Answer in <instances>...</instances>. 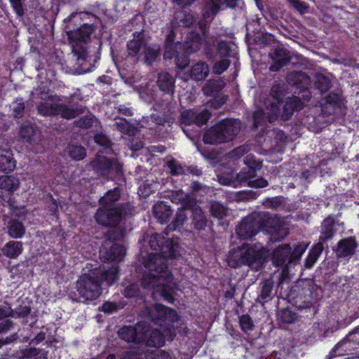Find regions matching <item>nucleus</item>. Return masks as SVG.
<instances>
[{"label":"nucleus","mask_w":359,"mask_h":359,"mask_svg":"<svg viewBox=\"0 0 359 359\" xmlns=\"http://www.w3.org/2000/svg\"><path fill=\"white\" fill-rule=\"evenodd\" d=\"M149 245L159 252L150 253L144 258L143 264L146 270L142 278V285L146 289H154L153 294L158 293L170 303L174 302V290L176 283L167 265V258L179 256L180 248L173 239H166L160 234H152Z\"/></svg>","instance_id":"1"},{"label":"nucleus","mask_w":359,"mask_h":359,"mask_svg":"<svg viewBox=\"0 0 359 359\" xmlns=\"http://www.w3.org/2000/svg\"><path fill=\"white\" fill-rule=\"evenodd\" d=\"M121 197L118 187L108 191L99 202L101 207L97 209L95 218L102 226L126 224V219L134 214V207L129 203L114 205Z\"/></svg>","instance_id":"2"},{"label":"nucleus","mask_w":359,"mask_h":359,"mask_svg":"<svg viewBox=\"0 0 359 359\" xmlns=\"http://www.w3.org/2000/svg\"><path fill=\"white\" fill-rule=\"evenodd\" d=\"M118 267L98 269L81 275L76 282V290L81 302L93 301L102 292V285H112L118 279Z\"/></svg>","instance_id":"3"},{"label":"nucleus","mask_w":359,"mask_h":359,"mask_svg":"<svg viewBox=\"0 0 359 359\" xmlns=\"http://www.w3.org/2000/svg\"><path fill=\"white\" fill-rule=\"evenodd\" d=\"M269 255V250L262 243H244L229 252L228 265L231 268L248 266L252 271H259L264 267Z\"/></svg>","instance_id":"4"},{"label":"nucleus","mask_w":359,"mask_h":359,"mask_svg":"<svg viewBox=\"0 0 359 359\" xmlns=\"http://www.w3.org/2000/svg\"><path fill=\"white\" fill-rule=\"evenodd\" d=\"M110 229L104 233V241L100 250V257L103 262H118L123 260L126 255V249L116 241L122 240L126 233L130 225H111Z\"/></svg>","instance_id":"5"},{"label":"nucleus","mask_w":359,"mask_h":359,"mask_svg":"<svg viewBox=\"0 0 359 359\" xmlns=\"http://www.w3.org/2000/svg\"><path fill=\"white\" fill-rule=\"evenodd\" d=\"M243 125L237 118H225L208 128L204 133L205 144L219 145L233 141L240 133Z\"/></svg>","instance_id":"6"},{"label":"nucleus","mask_w":359,"mask_h":359,"mask_svg":"<svg viewBox=\"0 0 359 359\" xmlns=\"http://www.w3.org/2000/svg\"><path fill=\"white\" fill-rule=\"evenodd\" d=\"M142 315L145 318L144 321L147 322L150 326L153 323L159 327H165L168 332H170L172 323L179 320V316L175 310L161 304L145 306Z\"/></svg>","instance_id":"7"},{"label":"nucleus","mask_w":359,"mask_h":359,"mask_svg":"<svg viewBox=\"0 0 359 359\" xmlns=\"http://www.w3.org/2000/svg\"><path fill=\"white\" fill-rule=\"evenodd\" d=\"M39 114L43 116H56L67 120L74 119L82 114L85 108L79 104L48 103L41 102L36 106Z\"/></svg>","instance_id":"8"},{"label":"nucleus","mask_w":359,"mask_h":359,"mask_svg":"<svg viewBox=\"0 0 359 359\" xmlns=\"http://www.w3.org/2000/svg\"><path fill=\"white\" fill-rule=\"evenodd\" d=\"M288 301L299 309L309 308L313 300L312 283L300 281L290 288L287 294Z\"/></svg>","instance_id":"9"},{"label":"nucleus","mask_w":359,"mask_h":359,"mask_svg":"<svg viewBox=\"0 0 359 359\" xmlns=\"http://www.w3.org/2000/svg\"><path fill=\"white\" fill-rule=\"evenodd\" d=\"M266 217L265 213H253L242 219L236 226L237 236L243 240L252 238L261 229L267 227L264 222Z\"/></svg>","instance_id":"10"},{"label":"nucleus","mask_w":359,"mask_h":359,"mask_svg":"<svg viewBox=\"0 0 359 359\" xmlns=\"http://www.w3.org/2000/svg\"><path fill=\"white\" fill-rule=\"evenodd\" d=\"M211 115V113L207 109L202 110L197 109L185 110L180 115V126L186 135L193 140L196 137V134L192 130L187 129V127L192 125L200 127L202 125L206 124Z\"/></svg>","instance_id":"11"},{"label":"nucleus","mask_w":359,"mask_h":359,"mask_svg":"<svg viewBox=\"0 0 359 359\" xmlns=\"http://www.w3.org/2000/svg\"><path fill=\"white\" fill-rule=\"evenodd\" d=\"M95 30L96 27L94 25L84 23L76 29L67 32L72 51L82 52L83 48H87V44L90 42L91 36Z\"/></svg>","instance_id":"12"},{"label":"nucleus","mask_w":359,"mask_h":359,"mask_svg":"<svg viewBox=\"0 0 359 359\" xmlns=\"http://www.w3.org/2000/svg\"><path fill=\"white\" fill-rule=\"evenodd\" d=\"M93 169L100 176L111 178L121 172L122 165L116 158L97 154L90 162Z\"/></svg>","instance_id":"13"},{"label":"nucleus","mask_w":359,"mask_h":359,"mask_svg":"<svg viewBox=\"0 0 359 359\" xmlns=\"http://www.w3.org/2000/svg\"><path fill=\"white\" fill-rule=\"evenodd\" d=\"M244 163L248 168H244L241 170H245V172H252L250 173L252 176H249V180L247 181V185L254 188H264L269 185V182L266 180L262 177L255 178L257 175V170H260L262 168V162L257 160L255 156L252 154L247 155L244 158Z\"/></svg>","instance_id":"14"},{"label":"nucleus","mask_w":359,"mask_h":359,"mask_svg":"<svg viewBox=\"0 0 359 359\" xmlns=\"http://www.w3.org/2000/svg\"><path fill=\"white\" fill-rule=\"evenodd\" d=\"M150 331V325L147 322L140 321L135 326H123L118 332V337L128 342L140 343L144 339V334Z\"/></svg>","instance_id":"15"},{"label":"nucleus","mask_w":359,"mask_h":359,"mask_svg":"<svg viewBox=\"0 0 359 359\" xmlns=\"http://www.w3.org/2000/svg\"><path fill=\"white\" fill-rule=\"evenodd\" d=\"M287 82L289 85L297 87L302 93V97H306V100H309L311 93L309 90V86L311 83L310 77L303 72L294 71L289 73L286 76Z\"/></svg>","instance_id":"16"},{"label":"nucleus","mask_w":359,"mask_h":359,"mask_svg":"<svg viewBox=\"0 0 359 359\" xmlns=\"http://www.w3.org/2000/svg\"><path fill=\"white\" fill-rule=\"evenodd\" d=\"M224 4L226 7L231 8H241L243 2L242 0H208L205 4L206 10L203 13V19L205 21L211 20V18L219 12Z\"/></svg>","instance_id":"17"},{"label":"nucleus","mask_w":359,"mask_h":359,"mask_svg":"<svg viewBox=\"0 0 359 359\" xmlns=\"http://www.w3.org/2000/svg\"><path fill=\"white\" fill-rule=\"evenodd\" d=\"M285 84H281L277 81H275L273 83L270 93V97L271 100L268 98L264 102L266 108L268 109H270L275 116L280 112L279 104L285 95Z\"/></svg>","instance_id":"18"},{"label":"nucleus","mask_w":359,"mask_h":359,"mask_svg":"<svg viewBox=\"0 0 359 359\" xmlns=\"http://www.w3.org/2000/svg\"><path fill=\"white\" fill-rule=\"evenodd\" d=\"M269 57L273 61L269 67L270 71L278 72L290 62L292 54L283 46H277L271 50Z\"/></svg>","instance_id":"19"},{"label":"nucleus","mask_w":359,"mask_h":359,"mask_svg":"<svg viewBox=\"0 0 359 359\" xmlns=\"http://www.w3.org/2000/svg\"><path fill=\"white\" fill-rule=\"evenodd\" d=\"M72 52L76 57V67L74 68L75 72L78 74H81L91 71L97 62V59L88 55L87 48H83L82 52Z\"/></svg>","instance_id":"20"},{"label":"nucleus","mask_w":359,"mask_h":359,"mask_svg":"<svg viewBox=\"0 0 359 359\" xmlns=\"http://www.w3.org/2000/svg\"><path fill=\"white\" fill-rule=\"evenodd\" d=\"M264 222L270 224L272 228L271 236L269 238L270 243L282 241L289 233L287 227L280 218L269 217L266 215Z\"/></svg>","instance_id":"21"},{"label":"nucleus","mask_w":359,"mask_h":359,"mask_svg":"<svg viewBox=\"0 0 359 359\" xmlns=\"http://www.w3.org/2000/svg\"><path fill=\"white\" fill-rule=\"evenodd\" d=\"M251 173H253V171ZM249 176H252L250 172H247L245 170H241L236 176L231 172H224L218 176V180L222 185L237 187L239 185L247 184Z\"/></svg>","instance_id":"22"},{"label":"nucleus","mask_w":359,"mask_h":359,"mask_svg":"<svg viewBox=\"0 0 359 359\" xmlns=\"http://www.w3.org/2000/svg\"><path fill=\"white\" fill-rule=\"evenodd\" d=\"M357 246L355 238L351 236L340 240L333 251L338 259L350 258L354 255Z\"/></svg>","instance_id":"23"},{"label":"nucleus","mask_w":359,"mask_h":359,"mask_svg":"<svg viewBox=\"0 0 359 359\" xmlns=\"http://www.w3.org/2000/svg\"><path fill=\"white\" fill-rule=\"evenodd\" d=\"M308 101L309 100H306L305 97L304 98L302 96L297 97L293 95L290 97H287L285 104L283 107L282 111L280 110L278 117L280 116L283 121L288 120L293 114L294 110L301 109L304 102Z\"/></svg>","instance_id":"24"},{"label":"nucleus","mask_w":359,"mask_h":359,"mask_svg":"<svg viewBox=\"0 0 359 359\" xmlns=\"http://www.w3.org/2000/svg\"><path fill=\"white\" fill-rule=\"evenodd\" d=\"M148 332H147L144 334V339H142V341H145L148 346L160 347L164 345L165 336L171 335L172 327H170V332H168L165 327H159L158 328L154 329L149 335H148Z\"/></svg>","instance_id":"25"},{"label":"nucleus","mask_w":359,"mask_h":359,"mask_svg":"<svg viewBox=\"0 0 359 359\" xmlns=\"http://www.w3.org/2000/svg\"><path fill=\"white\" fill-rule=\"evenodd\" d=\"M156 84L163 94L173 96L175 89V79L167 72H161L158 74Z\"/></svg>","instance_id":"26"},{"label":"nucleus","mask_w":359,"mask_h":359,"mask_svg":"<svg viewBox=\"0 0 359 359\" xmlns=\"http://www.w3.org/2000/svg\"><path fill=\"white\" fill-rule=\"evenodd\" d=\"M291 247L289 244L278 246L272 252V262L276 266H286L292 262L290 259Z\"/></svg>","instance_id":"27"},{"label":"nucleus","mask_w":359,"mask_h":359,"mask_svg":"<svg viewBox=\"0 0 359 359\" xmlns=\"http://www.w3.org/2000/svg\"><path fill=\"white\" fill-rule=\"evenodd\" d=\"M191 211V226L197 231L204 230L207 226L208 219L203 211L196 203L194 206L189 208Z\"/></svg>","instance_id":"28"},{"label":"nucleus","mask_w":359,"mask_h":359,"mask_svg":"<svg viewBox=\"0 0 359 359\" xmlns=\"http://www.w3.org/2000/svg\"><path fill=\"white\" fill-rule=\"evenodd\" d=\"M0 171L9 172L14 170L16 161L13 157V154L9 147L6 148L0 147Z\"/></svg>","instance_id":"29"},{"label":"nucleus","mask_w":359,"mask_h":359,"mask_svg":"<svg viewBox=\"0 0 359 359\" xmlns=\"http://www.w3.org/2000/svg\"><path fill=\"white\" fill-rule=\"evenodd\" d=\"M274 282L272 279H266L260 283V293L256 299L259 303L264 304L272 299L273 292Z\"/></svg>","instance_id":"30"},{"label":"nucleus","mask_w":359,"mask_h":359,"mask_svg":"<svg viewBox=\"0 0 359 359\" xmlns=\"http://www.w3.org/2000/svg\"><path fill=\"white\" fill-rule=\"evenodd\" d=\"M147 44V40L144 39L142 32H135L134 38L128 43V54L130 56H136L141 49H144V46Z\"/></svg>","instance_id":"31"},{"label":"nucleus","mask_w":359,"mask_h":359,"mask_svg":"<svg viewBox=\"0 0 359 359\" xmlns=\"http://www.w3.org/2000/svg\"><path fill=\"white\" fill-rule=\"evenodd\" d=\"M226 83L222 79H209L202 88V91L207 96L221 95L220 92L225 87Z\"/></svg>","instance_id":"32"},{"label":"nucleus","mask_w":359,"mask_h":359,"mask_svg":"<svg viewBox=\"0 0 359 359\" xmlns=\"http://www.w3.org/2000/svg\"><path fill=\"white\" fill-rule=\"evenodd\" d=\"M154 217L161 224L168 222L172 215L170 207L163 202L156 203L153 208Z\"/></svg>","instance_id":"33"},{"label":"nucleus","mask_w":359,"mask_h":359,"mask_svg":"<svg viewBox=\"0 0 359 359\" xmlns=\"http://www.w3.org/2000/svg\"><path fill=\"white\" fill-rule=\"evenodd\" d=\"M314 86L320 93H327L332 86V76L318 73L315 76Z\"/></svg>","instance_id":"34"},{"label":"nucleus","mask_w":359,"mask_h":359,"mask_svg":"<svg viewBox=\"0 0 359 359\" xmlns=\"http://www.w3.org/2000/svg\"><path fill=\"white\" fill-rule=\"evenodd\" d=\"M19 135L23 141L29 144H36L40 140L39 131L32 126H22Z\"/></svg>","instance_id":"35"},{"label":"nucleus","mask_w":359,"mask_h":359,"mask_svg":"<svg viewBox=\"0 0 359 359\" xmlns=\"http://www.w3.org/2000/svg\"><path fill=\"white\" fill-rule=\"evenodd\" d=\"M334 225V219L332 217H329L323 220L321 225V232L319 242H322V243H323V242H325L333 237L336 232Z\"/></svg>","instance_id":"36"},{"label":"nucleus","mask_w":359,"mask_h":359,"mask_svg":"<svg viewBox=\"0 0 359 359\" xmlns=\"http://www.w3.org/2000/svg\"><path fill=\"white\" fill-rule=\"evenodd\" d=\"M267 112H264L263 109H258L253 114V127L257 129L259 126H262L264 123L268 120L269 122L272 123L278 117V115H275L271 111L266 109Z\"/></svg>","instance_id":"37"},{"label":"nucleus","mask_w":359,"mask_h":359,"mask_svg":"<svg viewBox=\"0 0 359 359\" xmlns=\"http://www.w3.org/2000/svg\"><path fill=\"white\" fill-rule=\"evenodd\" d=\"M209 67L205 62L196 63L190 70V77L195 81H203L209 74Z\"/></svg>","instance_id":"38"},{"label":"nucleus","mask_w":359,"mask_h":359,"mask_svg":"<svg viewBox=\"0 0 359 359\" xmlns=\"http://www.w3.org/2000/svg\"><path fill=\"white\" fill-rule=\"evenodd\" d=\"M186 210L190 209L182 207V208L177 210L174 219L168 225L164 231L166 235H168L169 232L175 231L177 227L182 226L187 220V215L185 212Z\"/></svg>","instance_id":"39"},{"label":"nucleus","mask_w":359,"mask_h":359,"mask_svg":"<svg viewBox=\"0 0 359 359\" xmlns=\"http://www.w3.org/2000/svg\"><path fill=\"white\" fill-rule=\"evenodd\" d=\"M22 252V243L19 241H9L2 248L4 255L11 259L16 258Z\"/></svg>","instance_id":"40"},{"label":"nucleus","mask_w":359,"mask_h":359,"mask_svg":"<svg viewBox=\"0 0 359 359\" xmlns=\"http://www.w3.org/2000/svg\"><path fill=\"white\" fill-rule=\"evenodd\" d=\"M114 126L117 130L129 136H133L137 133V128L126 118L116 117L114 119Z\"/></svg>","instance_id":"41"},{"label":"nucleus","mask_w":359,"mask_h":359,"mask_svg":"<svg viewBox=\"0 0 359 359\" xmlns=\"http://www.w3.org/2000/svg\"><path fill=\"white\" fill-rule=\"evenodd\" d=\"M323 249V243L318 242L310 250L309 254L305 261L306 268L311 269L314 265Z\"/></svg>","instance_id":"42"},{"label":"nucleus","mask_w":359,"mask_h":359,"mask_svg":"<svg viewBox=\"0 0 359 359\" xmlns=\"http://www.w3.org/2000/svg\"><path fill=\"white\" fill-rule=\"evenodd\" d=\"M7 228L9 236L14 238H21L25 233V227L23 224L17 219L9 221Z\"/></svg>","instance_id":"43"},{"label":"nucleus","mask_w":359,"mask_h":359,"mask_svg":"<svg viewBox=\"0 0 359 359\" xmlns=\"http://www.w3.org/2000/svg\"><path fill=\"white\" fill-rule=\"evenodd\" d=\"M20 185L19 180L13 175L2 176L0 177V188L13 192L17 190Z\"/></svg>","instance_id":"44"},{"label":"nucleus","mask_w":359,"mask_h":359,"mask_svg":"<svg viewBox=\"0 0 359 359\" xmlns=\"http://www.w3.org/2000/svg\"><path fill=\"white\" fill-rule=\"evenodd\" d=\"M143 53L144 55V62L147 65H151L160 55L161 49L157 45L148 46L147 44V46H144Z\"/></svg>","instance_id":"45"},{"label":"nucleus","mask_w":359,"mask_h":359,"mask_svg":"<svg viewBox=\"0 0 359 359\" xmlns=\"http://www.w3.org/2000/svg\"><path fill=\"white\" fill-rule=\"evenodd\" d=\"M234 44L231 41H221L216 46L217 54L219 57H229L233 55Z\"/></svg>","instance_id":"46"},{"label":"nucleus","mask_w":359,"mask_h":359,"mask_svg":"<svg viewBox=\"0 0 359 359\" xmlns=\"http://www.w3.org/2000/svg\"><path fill=\"white\" fill-rule=\"evenodd\" d=\"M210 212L212 217L222 219L228 215L229 209L219 202L212 201L210 205Z\"/></svg>","instance_id":"47"},{"label":"nucleus","mask_w":359,"mask_h":359,"mask_svg":"<svg viewBox=\"0 0 359 359\" xmlns=\"http://www.w3.org/2000/svg\"><path fill=\"white\" fill-rule=\"evenodd\" d=\"M47 351L42 348H29L22 351V358L47 359Z\"/></svg>","instance_id":"48"},{"label":"nucleus","mask_w":359,"mask_h":359,"mask_svg":"<svg viewBox=\"0 0 359 359\" xmlns=\"http://www.w3.org/2000/svg\"><path fill=\"white\" fill-rule=\"evenodd\" d=\"M172 199L181 202L182 207L184 208L193 207L196 203V201L194 198L191 197L182 190L176 191V193L172 195Z\"/></svg>","instance_id":"49"},{"label":"nucleus","mask_w":359,"mask_h":359,"mask_svg":"<svg viewBox=\"0 0 359 359\" xmlns=\"http://www.w3.org/2000/svg\"><path fill=\"white\" fill-rule=\"evenodd\" d=\"M69 156L75 160L80 161L85 158L86 155V149L78 144H71L67 147V149Z\"/></svg>","instance_id":"50"},{"label":"nucleus","mask_w":359,"mask_h":359,"mask_svg":"<svg viewBox=\"0 0 359 359\" xmlns=\"http://www.w3.org/2000/svg\"><path fill=\"white\" fill-rule=\"evenodd\" d=\"M250 150V146L248 144H244L229 151L227 156L230 159L236 160L248 153Z\"/></svg>","instance_id":"51"},{"label":"nucleus","mask_w":359,"mask_h":359,"mask_svg":"<svg viewBox=\"0 0 359 359\" xmlns=\"http://www.w3.org/2000/svg\"><path fill=\"white\" fill-rule=\"evenodd\" d=\"M167 165L170 169V173L172 175L177 176L180 175H183L186 172V168L183 166L181 163H180L175 159H172L168 161L167 163Z\"/></svg>","instance_id":"52"},{"label":"nucleus","mask_w":359,"mask_h":359,"mask_svg":"<svg viewBox=\"0 0 359 359\" xmlns=\"http://www.w3.org/2000/svg\"><path fill=\"white\" fill-rule=\"evenodd\" d=\"M13 111V116L14 118H22L25 112V103L22 99H17L11 106Z\"/></svg>","instance_id":"53"},{"label":"nucleus","mask_w":359,"mask_h":359,"mask_svg":"<svg viewBox=\"0 0 359 359\" xmlns=\"http://www.w3.org/2000/svg\"><path fill=\"white\" fill-rule=\"evenodd\" d=\"M95 118L92 116H82L78 120L74 121V126L82 129H88L93 125Z\"/></svg>","instance_id":"54"},{"label":"nucleus","mask_w":359,"mask_h":359,"mask_svg":"<svg viewBox=\"0 0 359 359\" xmlns=\"http://www.w3.org/2000/svg\"><path fill=\"white\" fill-rule=\"evenodd\" d=\"M231 64V61L228 58H223L215 62L212 67V72L215 74H221L228 69Z\"/></svg>","instance_id":"55"},{"label":"nucleus","mask_w":359,"mask_h":359,"mask_svg":"<svg viewBox=\"0 0 359 359\" xmlns=\"http://www.w3.org/2000/svg\"><path fill=\"white\" fill-rule=\"evenodd\" d=\"M181 47L182 44L180 43L165 44L164 57L168 59L177 57L179 55L178 49H180Z\"/></svg>","instance_id":"56"},{"label":"nucleus","mask_w":359,"mask_h":359,"mask_svg":"<svg viewBox=\"0 0 359 359\" xmlns=\"http://www.w3.org/2000/svg\"><path fill=\"white\" fill-rule=\"evenodd\" d=\"M239 323L242 330L245 333L254 329L253 321L248 315L241 316L239 318Z\"/></svg>","instance_id":"57"},{"label":"nucleus","mask_w":359,"mask_h":359,"mask_svg":"<svg viewBox=\"0 0 359 359\" xmlns=\"http://www.w3.org/2000/svg\"><path fill=\"white\" fill-rule=\"evenodd\" d=\"M290 6L300 14L306 13L309 10V5L301 0H286Z\"/></svg>","instance_id":"58"},{"label":"nucleus","mask_w":359,"mask_h":359,"mask_svg":"<svg viewBox=\"0 0 359 359\" xmlns=\"http://www.w3.org/2000/svg\"><path fill=\"white\" fill-rule=\"evenodd\" d=\"M13 318H28L31 313V308L29 306L20 305L13 309Z\"/></svg>","instance_id":"59"},{"label":"nucleus","mask_w":359,"mask_h":359,"mask_svg":"<svg viewBox=\"0 0 359 359\" xmlns=\"http://www.w3.org/2000/svg\"><path fill=\"white\" fill-rule=\"evenodd\" d=\"M94 140L96 143L104 147L106 149H109L113 144L111 140L102 133L96 134L94 137Z\"/></svg>","instance_id":"60"},{"label":"nucleus","mask_w":359,"mask_h":359,"mask_svg":"<svg viewBox=\"0 0 359 359\" xmlns=\"http://www.w3.org/2000/svg\"><path fill=\"white\" fill-rule=\"evenodd\" d=\"M214 98L208 102V104L215 109L220 108L227 100L228 96L223 94L213 96Z\"/></svg>","instance_id":"61"},{"label":"nucleus","mask_w":359,"mask_h":359,"mask_svg":"<svg viewBox=\"0 0 359 359\" xmlns=\"http://www.w3.org/2000/svg\"><path fill=\"white\" fill-rule=\"evenodd\" d=\"M201 46L198 36L194 37L191 41H187L184 44V50L187 53H192L197 51Z\"/></svg>","instance_id":"62"},{"label":"nucleus","mask_w":359,"mask_h":359,"mask_svg":"<svg viewBox=\"0 0 359 359\" xmlns=\"http://www.w3.org/2000/svg\"><path fill=\"white\" fill-rule=\"evenodd\" d=\"M257 192L248 190L238 192L236 195V198L237 201H243L257 198Z\"/></svg>","instance_id":"63"},{"label":"nucleus","mask_w":359,"mask_h":359,"mask_svg":"<svg viewBox=\"0 0 359 359\" xmlns=\"http://www.w3.org/2000/svg\"><path fill=\"white\" fill-rule=\"evenodd\" d=\"M325 102L330 104L340 106L342 104V95L337 93H330L325 97Z\"/></svg>","instance_id":"64"}]
</instances>
